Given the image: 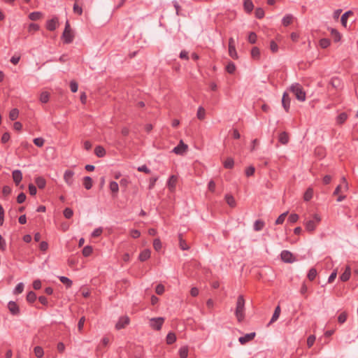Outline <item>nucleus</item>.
Masks as SVG:
<instances>
[{
	"mask_svg": "<svg viewBox=\"0 0 358 358\" xmlns=\"http://www.w3.org/2000/svg\"><path fill=\"white\" fill-rule=\"evenodd\" d=\"M93 251L92 247L90 245H86L83 248L82 253L84 257H89L92 255Z\"/></svg>",
	"mask_w": 358,
	"mask_h": 358,
	"instance_id": "obj_36",
	"label": "nucleus"
},
{
	"mask_svg": "<svg viewBox=\"0 0 358 358\" xmlns=\"http://www.w3.org/2000/svg\"><path fill=\"white\" fill-rule=\"evenodd\" d=\"M62 38L64 43L69 44L73 42L74 35L72 31H63Z\"/></svg>",
	"mask_w": 358,
	"mask_h": 358,
	"instance_id": "obj_10",
	"label": "nucleus"
},
{
	"mask_svg": "<svg viewBox=\"0 0 358 358\" xmlns=\"http://www.w3.org/2000/svg\"><path fill=\"white\" fill-rule=\"evenodd\" d=\"M290 91L293 93L297 100L304 101L306 98V92L303 87L299 83H294L289 88Z\"/></svg>",
	"mask_w": 358,
	"mask_h": 358,
	"instance_id": "obj_2",
	"label": "nucleus"
},
{
	"mask_svg": "<svg viewBox=\"0 0 358 358\" xmlns=\"http://www.w3.org/2000/svg\"><path fill=\"white\" fill-rule=\"evenodd\" d=\"M348 317V314L345 312L341 313L338 317V322L340 324L344 323Z\"/></svg>",
	"mask_w": 358,
	"mask_h": 358,
	"instance_id": "obj_57",
	"label": "nucleus"
},
{
	"mask_svg": "<svg viewBox=\"0 0 358 358\" xmlns=\"http://www.w3.org/2000/svg\"><path fill=\"white\" fill-rule=\"evenodd\" d=\"M229 55L234 59H238V54L235 46L229 47Z\"/></svg>",
	"mask_w": 358,
	"mask_h": 358,
	"instance_id": "obj_41",
	"label": "nucleus"
},
{
	"mask_svg": "<svg viewBox=\"0 0 358 358\" xmlns=\"http://www.w3.org/2000/svg\"><path fill=\"white\" fill-rule=\"evenodd\" d=\"M8 308L11 314L17 315L20 313V308L18 305L14 301H10L8 303Z\"/></svg>",
	"mask_w": 358,
	"mask_h": 358,
	"instance_id": "obj_12",
	"label": "nucleus"
},
{
	"mask_svg": "<svg viewBox=\"0 0 358 358\" xmlns=\"http://www.w3.org/2000/svg\"><path fill=\"white\" fill-rule=\"evenodd\" d=\"M255 167L253 166H250L245 170V175L248 177L252 176L255 173Z\"/></svg>",
	"mask_w": 358,
	"mask_h": 358,
	"instance_id": "obj_62",
	"label": "nucleus"
},
{
	"mask_svg": "<svg viewBox=\"0 0 358 358\" xmlns=\"http://www.w3.org/2000/svg\"><path fill=\"white\" fill-rule=\"evenodd\" d=\"M313 196V189L310 187L308 188L303 194V199L306 201H310Z\"/></svg>",
	"mask_w": 358,
	"mask_h": 358,
	"instance_id": "obj_28",
	"label": "nucleus"
},
{
	"mask_svg": "<svg viewBox=\"0 0 358 358\" xmlns=\"http://www.w3.org/2000/svg\"><path fill=\"white\" fill-rule=\"evenodd\" d=\"M150 250L149 249L143 250L138 256V259L141 262H145L150 257Z\"/></svg>",
	"mask_w": 358,
	"mask_h": 358,
	"instance_id": "obj_16",
	"label": "nucleus"
},
{
	"mask_svg": "<svg viewBox=\"0 0 358 358\" xmlns=\"http://www.w3.org/2000/svg\"><path fill=\"white\" fill-rule=\"evenodd\" d=\"M176 341V336L173 332H169L166 338V341L168 345H171L174 343Z\"/></svg>",
	"mask_w": 358,
	"mask_h": 358,
	"instance_id": "obj_26",
	"label": "nucleus"
},
{
	"mask_svg": "<svg viewBox=\"0 0 358 358\" xmlns=\"http://www.w3.org/2000/svg\"><path fill=\"white\" fill-rule=\"evenodd\" d=\"M59 278V280L63 284H64L67 288H70L72 286L73 282L69 278H67L66 276H60Z\"/></svg>",
	"mask_w": 358,
	"mask_h": 358,
	"instance_id": "obj_33",
	"label": "nucleus"
},
{
	"mask_svg": "<svg viewBox=\"0 0 358 358\" xmlns=\"http://www.w3.org/2000/svg\"><path fill=\"white\" fill-rule=\"evenodd\" d=\"M153 247L156 251L162 249V242L159 238H155L153 241Z\"/></svg>",
	"mask_w": 358,
	"mask_h": 358,
	"instance_id": "obj_54",
	"label": "nucleus"
},
{
	"mask_svg": "<svg viewBox=\"0 0 358 358\" xmlns=\"http://www.w3.org/2000/svg\"><path fill=\"white\" fill-rule=\"evenodd\" d=\"M255 336H256L255 332L247 334L245 336L240 337L238 338V341L241 343V344L244 345V344L247 343L248 342L254 339Z\"/></svg>",
	"mask_w": 358,
	"mask_h": 358,
	"instance_id": "obj_11",
	"label": "nucleus"
},
{
	"mask_svg": "<svg viewBox=\"0 0 358 358\" xmlns=\"http://www.w3.org/2000/svg\"><path fill=\"white\" fill-rule=\"evenodd\" d=\"M164 320V317H162L151 318L149 321L150 327L154 330L159 331L162 329Z\"/></svg>",
	"mask_w": 358,
	"mask_h": 358,
	"instance_id": "obj_4",
	"label": "nucleus"
},
{
	"mask_svg": "<svg viewBox=\"0 0 358 358\" xmlns=\"http://www.w3.org/2000/svg\"><path fill=\"white\" fill-rule=\"evenodd\" d=\"M74 172L71 170H66L64 174V180L69 186H71L73 182Z\"/></svg>",
	"mask_w": 358,
	"mask_h": 358,
	"instance_id": "obj_9",
	"label": "nucleus"
},
{
	"mask_svg": "<svg viewBox=\"0 0 358 358\" xmlns=\"http://www.w3.org/2000/svg\"><path fill=\"white\" fill-rule=\"evenodd\" d=\"M351 275V268L350 266H346L344 272L340 275L339 278L342 282L348 281Z\"/></svg>",
	"mask_w": 358,
	"mask_h": 358,
	"instance_id": "obj_15",
	"label": "nucleus"
},
{
	"mask_svg": "<svg viewBox=\"0 0 358 358\" xmlns=\"http://www.w3.org/2000/svg\"><path fill=\"white\" fill-rule=\"evenodd\" d=\"M11 193V188L9 186L5 185L2 189V194L4 196H8Z\"/></svg>",
	"mask_w": 358,
	"mask_h": 358,
	"instance_id": "obj_64",
	"label": "nucleus"
},
{
	"mask_svg": "<svg viewBox=\"0 0 358 358\" xmlns=\"http://www.w3.org/2000/svg\"><path fill=\"white\" fill-rule=\"evenodd\" d=\"M19 116V110L17 108L12 109L9 113V118L10 120H15Z\"/></svg>",
	"mask_w": 358,
	"mask_h": 358,
	"instance_id": "obj_38",
	"label": "nucleus"
},
{
	"mask_svg": "<svg viewBox=\"0 0 358 358\" xmlns=\"http://www.w3.org/2000/svg\"><path fill=\"white\" fill-rule=\"evenodd\" d=\"M226 71L230 74L234 73L236 71V65L234 63L232 62H229L226 66Z\"/></svg>",
	"mask_w": 358,
	"mask_h": 358,
	"instance_id": "obj_46",
	"label": "nucleus"
},
{
	"mask_svg": "<svg viewBox=\"0 0 358 358\" xmlns=\"http://www.w3.org/2000/svg\"><path fill=\"white\" fill-rule=\"evenodd\" d=\"M243 7L246 13H250L254 8V4L251 0H244Z\"/></svg>",
	"mask_w": 358,
	"mask_h": 358,
	"instance_id": "obj_18",
	"label": "nucleus"
},
{
	"mask_svg": "<svg viewBox=\"0 0 358 358\" xmlns=\"http://www.w3.org/2000/svg\"><path fill=\"white\" fill-rule=\"evenodd\" d=\"M321 217L318 214H314L313 220L306 221L304 224L306 229L309 232H313L315 230L317 225L320 222Z\"/></svg>",
	"mask_w": 358,
	"mask_h": 358,
	"instance_id": "obj_3",
	"label": "nucleus"
},
{
	"mask_svg": "<svg viewBox=\"0 0 358 358\" xmlns=\"http://www.w3.org/2000/svg\"><path fill=\"white\" fill-rule=\"evenodd\" d=\"M225 201L229 206H231V207L236 206V201L231 194H226L225 195Z\"/></svg>",
	"mask_w": 358,
	"mask_h": 358,
	"instance_id": "obj_29",
	"label": "nucleus"
},
{
	"mask_svg": "<svg viewBox=\"0 0 358 358\" xmlns=\"http://www.w3.org/2000/svg\"><path fill=\"white\" fill-rule=\"evenodd\" d=\"M188 150V145L182 140H180L178 145L176 146L172 152L178 155H183Z\"/></svg>",
	"mask_w": 358,
	"mask_h": 358,
	"instance_id": "obj_5",
	"label": "nucleus"
},
{
	"mask_svg": "<svg viewBox=\"0 0 358 358\" xmlns=\"http://www.w3.org/2000/svg\"><path fill=\"white\" fill-rule=\"evenodd\" d=\"M316 275H317L316 269L315 268H311L308 273L307 277L310 281H313L316 278Z\"/></svg>",
	"mask_w": 358,
	"mask_h": 358,
	"instance_id": "obj_42",
	"label": "nucleus"
},
{
	"mask_svg": "<svg viewBox=\"0 0 358 358\" xmlns=\"http://www.w3.org/2000/svg\"><path fill=\"white\" fill-rule=\"evenodd\" d=\"M188 348L182 346L179 350V355L180 358H187L188 356Z\"/></svg>",
	"mask_w": 358,
	"mask_h": 358,
	"instance_id": "obj_37",
	"label": "nucleus"
},
{
	"mask_svg": "<svg viewBox=\"0 0 358 358\" xmlns=\"http://www.w3.org/2000/svg\"><path fill=\"white\" fill-rule=\"evenodd\" d=\"M73 12L79 15L83 14V8L78 5V2H76L73 7Z\"/></svg>",
	"mask_w": 358,
	"mask_h": 358,
	"instance_id": "obj_51",
	"label": "nucleus"
},
{
	"mask_svg": "<svg viewBox=\"0 0 358 358\" xmlns=\"http://www.w3.org/2000/svg\"><path fill=\"white\" fill-rule=\"evenodd\" d=\"M103 232V229L101 227H99V228H96L95 229L92 233V236L93 238H96V237H99V236H101V234H102Z\"/></svg>",
	"mask_w": 358,
	"mask_h": 358,
	"instance_id": "obj_59",
	"label": "nucleus"
},
{
	"mask_svg": "<svg viewBox=\"0 0 358 358\" xmlns=\"http://www.w3.org/2000/svg\"><path fill=\"white\" fill-rule=\"evenodd\" d=\"M330 40L329 38H323L320 40V45L322 48H327L330 45Z\"/></svg>",
	"mask_w": 358,
	"mask_h": 358,
	"instance_id": "obj_44",
	"label": "nucleus"
},
{
	"mask_svg": "<svg viewBox=\"0 0 358 358\" xmlns=\"http://www.w3.org/2000/svg\"><path fill=\"white\" fill-rule=\"evenodd\" d=\"M155 292L157 294L161 295L164 292V286L162 284H159L156 286Z\"/></svg>",
	"mask_w": 358,
	"mask_h": 358,
	"instance_id": "obj_63",
	"label": "nucleus"
},
{
	"mask_svg": "<svg viewBox=\"0 0 358 358\" xmlns=\"http://www.w3.org/2000/svg\"><path fill=\"white\" fill-rule=\"evenodd\" d=\"M251 56L253 59H257L260 56V50L257 47H253L251 50Z\"/></svg>",
	"mask_w": 358,
	"mask_h": 358,
	"instance_id": "obj_40",
	"label": "nucleus"
},
{
	"mask_svg": "<svg viewBox=\"0 0 358 358\" xmlns=\"http://www.w3.org/2000/svg\"><path fill=\"white\" fill-rule=\"evenodd\" d=\"M109 188H110V191L112 192V193L117 194L119 191L118 184H117V182H116L115 181H112L110 182Z\"/></svg>",
	"mask_w": 358,
	"mask_h": 358,
	"instance_id": "obj_43",
	"label": "nucleus"
},
{
	"mask_svg": "<svg viewBox=\"0 0 358 358\" xmlns=\"http://www.w3.org/2000/svg\"><path fill=\"white\" fill-rule=\"evenodd\" d=\"M70 89L72 92H76L78 89V85L75 80H71L70 82Z\"/></svg>",
	"mask_w": 358,
	"mask_h": 358,
	"instance_id": "obj_61",
	"label": "nucleus"
},
{
	"mask_svg": "<svg viewBox=\"0 0 358 358\" xmlns=\"http://www.w3.org/2000/svg\"><path fill=\"white\" fill-rule=\"evenodd\" d=\"M299 220V215L296 213L291 214L288 217V222L293 224L298 221Z\"/></svg>",
	"mask_w": 358,
	"mask_h": 358,
	"instance_id": "obj_58",
	"label": "nucleus"
},
{
	"mask_svg": "<svg viewBox=\"0 0 358 358\" xmlns=\"http://www.w3.org/2000/svg\"><path fill=\"white\" fill-rule=\"evenodd\" d=\"M287 213H288V212H285V213H283L281 215H280L278 216V217L276 219L275 224H282L285 222V217H286Z\"/></svg>",
	"mask_w": 358,
	"mask_h": 358,
	"instance_id": "obj_48",
	"label": "nucleus"
},
{
	"mask_svg": "<svg viewBox=\"0 0 358 358\" xmlns=\"http://www.w3.org/2000/svg\"><path fill=\"white\" fill-rule=\"evenodd\" d=\"M292 20H293V16L292 15H286L282 18V22L285 27H287L292 22Z\"/></svg>",
	"mask_w": 358,
	"mask_h": 358,
	"instance_id": "obj_34",
	"label": "nucleus"
},
{
	"mask_svg": "<svg viewBox=\"0 0 358 358\" xmlns=\"http://www.w3.org/2000/svg\"><path fill=\"white\" fill-rule=\"evenodd\" d=\"M255 17L262 19L264 17V10L262 8H257L255 10Z\"/></svg>",
	"mask_w": 358,
	"mask_h": 358,
	"instance_id": "obj_55",
	"label": "nucleus"
},
{
	"mask_svg": "<svg viewBox=\"0 0 358 358\" xmlns=\"http://www.w3.org/2000/svg\"><path fill=\"white\" fill-rule=\"evenodd\" d=\"M245 299L243 295H239L237 298L235 315L239 322L243 321L245 318Z\"/></svg>",
	"mask_w": 358,
	"mask_h": 358,
	"instance_id": "obj_1",
	"label": "nucleus"
},
{
	"mask_svg": "<svg viewBox=\"0 0 358 358\" xmlns=\"http://www.w3.org/2000/svg\"><path fill=\"white\" fill-rule=\"evenodd\" d=\"M353 14V12L351 11V10H348L347 12H345V13L343 14V15L341 16V24L343 27H346L347 26V21H348V17L352 15Z\"/></svg>",
	"mask_w": 358,
	"mask_h": 358,
	"instance_id": "obj_25",
	"label": "nucleus"
},
{
	"mask_svg": "<svg viewBox=\"0 0 358 358\" xmlns=\"http://www.w3.org/2000/svg\"><path fill=\"white\" fill-rule=\"evenodd\" d=\"M129 318L127 316L121 317L115 324V328L117 330L124 329L129 323Z\"/></svg>",
	"mask_w": 358,
	"mask_h": 358,
	"instance_id": "obj_8",
	"label": "nucleus"
},
{
	"mask_svg": "<svg viewBox=\"0 0 358 358\" xmlns=\"http://www.w3.org/2000/svg\"><path fill=\"white\" fill-rule=\"evenodd\" d=\"M13 180L16 185H18L22 180V173L20 170H15L12 173Z\"/></svg>",
	"mask_w": 358,
	"mask_h": 358,
	"instance_id": "obj_14",
	"label": "nucleus"
},
{
	"mask_svg": "<svg viewBox=\"0 0 358 358\" xmlns=\"http://www.w3.org/2000/svg\"><path fill=\"white\" fill-rule=\"evenodd\" d=\"M178 240H179V246L181 250H188L189 249V245H187L186 241L182 238V236L181 234H179V235H178Z\"/></svg>",
	"mask_w": 358,
	"mask_h": 358,
	"instance_id": "obj_20",
	"label": "nucleus"
},
{
	"mask_svg": "<svg viewBox=\"0 0 358 358\" xmlns=\"http://www.w3.org/2000/svg\"><path fill=\"white\" fill-rule=\"evenodd\" d=\"M257 36L255 32H250L248 35V42L255 44L257 42Z\"/></svg>",
	"mask_w": 358,
	"mask_h": 358,
	"instance_id": "obj_52",
	"label": "nucleus"
},
{
	"mask_svg": "<svg viewBox=\"0 0 358 358\" xmlns=\"http://www.w3.org/2000/svg\"><path fill=\"white\" fill-rule=\"evenodd\" d=\"M59 25V19L57 16H54L52 19L46 22V29L49 31H55Z\"/></svg>",
	"mask_w": 358,
	"mask_h": 358,
	"instance_id": "obj_6",
	"label": "nucleus"
},
{
	"mask_svg": "<svg viewBox=\"0 0 358 358\" xmlns=\"http://www.w3.org/2000/svg\"><path fill=\"white\" fill-rule=\"evenodd\" d=\"M34 354L36 357L41 358L44 355L43 349L40 346H36L34 349Z\"/></svg>",
	"mask_w": 358,
	"mask_h": 358,
	"instance_id": "obj_39",
	"label": "nucleus"
},
{
	"mask_svg": "<svg viewBox=\"0 0 358 358\" xmlns=\"http://www.w3.org/2000/svg\"><path fill=\"white\" fill-rule=\"evenodd\" d=\"M329 30L331 32V35L334 38V42L336 43V42L340 41L341 38V34L338 31V30L336 29H334V28H331V29H329Z\"/></svg>",
	"mask_w": 358,
	"mask_h": 358,
	"instance_id": "obj_21",
	"label": "nucleus"
},
{
	"mask_svg": "<svg viewBox=\"0 0 358 358\" xmlns=\"http://www.w3.org/2000/svg\"><path fill=\"white\" fill-rule=\"evenodd\" d=\"M348 116L347 113L345 112L340 113L336 117V123L338 124H343L348 119Z\"/></svg>",
	"mask_w": 358,
	"mask_h": 358,
	"instance_id": "obj_22",
	"label": "nucleus"
},
{
	"mask_svg": "<svg viewBox=\"0 0 358 358\" xmlns=\"http://www.w3.org/2000/svg\"><path fill=\"white\" fill-rule=\"evenodd\" d=\"M34 143L37 146V147H42L44 145V143H45V140L41 138V137H38V138H36L34 139Z\"/></svg>",
	"mask_w": 358,
	"mask_h": 358,
	"instance_id": "obj_56",
	"label": "nucleus"
},
{
	"mask_svg": "<svg viewBox=\"0 0 358 358\" xmlns=\"http://www.w3.org/2000/svg\"><path fill=\"white\" fill-rule=\"evenodd\" d=\"M36 294L33 291L29 292L27 295V301L29 303H33L36 301Z\"/></svg>",
	"mask_w": 358,
	"mask_h": 358,
	"instance_id": "obj_47",
	"label": "nucleus"
},
{
	"mask_svg": "<svg viewBox=\"0 0 358 358\" xmlns=\"http://www.w3.org/2000/svg\"><path fill=\"white\" fill-rule=\"evenodd\" d=\"M281 259L286 263H292L294 262V258L291 252L288 250H282L280 253Z\"/></svg>",
	"mask_w": 358,
	"mask_h": 358,
	"instance_id": "obj_7",
	"label": "nucleus"
},
{
	"mask_svg": "<svg viewBox=\"0 0 358 358\" xmlns=\"http://www.w3.org/2000/svg\"><path fill=\"white\" fill-rule=\"evenodd\" d=\"M23 289H24V284L22 282H20L16 285V287L13 291V293L15 294H19L23 292Z\"/></svg>",
	"mask_w": 358,
	"mask_h": 358,
	"instance_id": "obj_53",
	"label": "nucleus"
},
{
	"mask_svg": "<svg viewBox=\"0 0 358 358\" xmlns=\"http://www.w3.org/2000/svg\"><path fill=\"white\" fill-rule=\"evenodd\" d=\"M315 341V336L314 335H310L307 338V345L308 348H311Z\"/></svg>",
	"mask_w": 358,
	"mask_h": 358,
	"instance_id": "obj_60",
	"label": "nucleus"
},
{
	"mask_svg": "<svg viewBox=\"0 0 358 358\" xmlns=\"http://www.w3.org/2000/svg\"><path fill=\"white\" fill-rule=\"evenodd\" d=\"M264 225H265V223L264 221H262L261 220H257L254 223V226H253L254 230L256 231H259L263 229V228L264 227Z\"/></svg>",
	"mask_w": 358,
	"mask_h": 358,
	"instance_id": "obj_24",
	"label": "nucleus"
},
{
	"mask_svg": "<svg viewBox=\"0 0 358 358\" xmlns=\"http://www.w3.org/2000/svg\"><path fill=\"white\" fill-rule=\"evenodd\" d=\"M280 308L279 306H278L275 308L274 313H273V316H272V317H271V319L270 320L269 324L275 322L278 319V317L280 316Z\"/></svg>",
	"mask_w": 358,
	"mask_h": 358,
	"instance_id": "obj_30",
	"label": "nucleus"
},
{
	"mask_svg": "<svg viewBox=\"0 0 358 358\" xmlns=\"http://www.w3.org/2000/svg\"><path fill=\"white\" fill-rule=\"evenodd\" d=\"M49 97H50L49 93L47 92H43L40 95V101L42 103H45L49 101Z\"/></svg>",
	"mask_w": 358,
	"mask_h": 358,
	"instance_id": "obj_49",
	"label": "nucleus"
},
{
	"mask_svg": "<svg viewBox=\"0 0 358 358\" xmlns=\"http://www.w3.org/2000/svg\"><path fill=\"white\" fill-rule=\"evenodd\" d=\"M42 17V13L39 11L32 12L29 15V18L31 20L36 21Z\"/></svg>",
	"mask_w": 358,
	"mask_h": 358,
	"instance_id": "obj_35",
	"label": "nucleus"
},
{
	"mask_svg": "<svg viewBox=\"0 0 358 358\" xmlns=\"http://www.w3.org/2000/svg\"><path fill=\"white\" fill-rule=\"evenodd\" d=\"M289 140V138L288 134L286 131H282V132L280 133L279 137H278V141L280 143H282V145H286L288 143Z\"/></svg>",
	"mask_w": 358,
	"mask_h": 358,
	"instance_id": "obj_17",
	"label": "nucleus"
},
{
	"mask_svg": "<svg viewBox=\"0 0 358 358\" xmlns=\"http://www.w3.org/2000/svg\"><path fill=\"white\" fill-rule=\"evenodd\" d=\"M94 154L98 157H103L106 155V150L103 148V147H102L101 145H98L94 149Z\"/></svg>",
	"mask_w": 358,
	"mask_h": 358,
	"instance_id": "obj_23",
	"label": "nucleus"
},
{
	"mask_svg": "<svg viewBox=\"0 0 358 358\" xmlns=\"http://www.w3.org/2000/svg\"><path fill=\"white\" fill-rule=\"evenodd\" d=\"M330 85L332 87L338 89L341 87V81L338 78H333L330 81Z\"/></svg>",
	"mask_w": 358,
	"mask_h": 358,
	"instance_id": "obj_31",
	"label": "nucleus"
},
{
	"mask_svg": "<svg viewBox=\"0 0 358 358\" xmlns=\"http://www.w3.org/2000/svg\"><path fill=\"white\" fill-rule=\"evenodd\" d=\"M282 104L285 111L288 112L290 106V98L287 92H285L282 95Z\"/></svg>",
	"mask_w": 358,
	"mask_h": 358,
	"instance_id": "obj_13",
	"label": "nucleus"
},
{
	"mask_svg": "<svg viewBox=\"0 0 358 358\" xmlns=\"http://www.w3.org/2000/svg\"><path fill=\"white\" fill-rule=\"evenodd\" d=\"M223 166L225 169H231L234 166V161L233 158L228 157L227 159L224 162Z\"/></svg>",
	"mask_w": 358,
	"mask_h": 358,
	"instance_id": "obj_32",
	"label": "nucleus"
},
{
	"mask_svg": "<svg viewBox=\"0 0 358 358\" xmlns=\"http://www.w3.org/2000/svg\"><path fill=\"white\" fill-rule=\"evenodd\" d=\"M35 182L39 189H43L46 185V180L42 176H38L35 178Z\"/></svg>",
	"mask_w": 358,
	"mask_h": 358,
	"instance_id": "obj_19",
	"label": "nucleus"
},
{
	"mask_svg": "<svg viewBox=\"0 0 358 358\" xmlns=\"http://www.w3.org/2000/svg\"><path fill=\"white\" fill-rule=\"evenodd\" d=\"M83 185L87 189H90L92 187V179L90 176H85L83 178Z\"/></svg>",
	"mask_w": 358,
	"mask_h": 358,
	"instance_id": "obj_27",
	"label": "nucleus"
},
{
	"mask_svg": "<svg viewBox=\"0 0 358 358\" xmlns=\"http://www.w3.org/2000/svg\"><path fill=\"white\" fill-rule=\"evenodd\" d=\"M63 214H64V216L66 218V219H70L72 217L73 215V211L71 208H66L64 210V212H63Z\"/></svg>",
	"mask_w": 358,
	"mask_h": 358,
	"instance_id": "obj_50",
	"label": "nucleus"
},
{
	"mask_svg": "<svg viewBox=\"0 0 358 358\" xmlns=\"http://www.w3.org/2000/svg\"><path fill=\"white\" fill-rule=\"evenodd\" d=\"M205 115H206L205 109L201 106L199 107L197 113H196L197 118L199 120H202L205 118Z\"/></svg>",
	"mask_w": 358,
	"mask_h": 358,
	"instance_id": "obj_45",
	"label": "nucleus"
}]
</instances>
